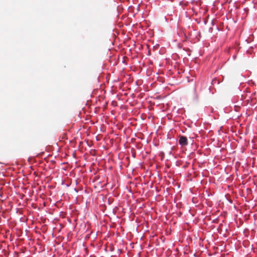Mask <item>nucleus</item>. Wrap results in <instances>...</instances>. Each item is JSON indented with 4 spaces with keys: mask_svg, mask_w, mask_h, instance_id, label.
Returning <instances> with one entry per match:
<instances>
[{
    "mask_svg": "<svg viewBox=\"0 0 257 257\" xmlns=\"http://www.w3.org/2000/svg\"><path fill=\"white\" fill-rule=\"evenodd\" d=\"M179 143L182 146H185L188 145V141L186 137L183 136H179Z\"/></svg>",
    "mask_w": 257,
    "mask_h": 257,
    "instance_id": "nucleus-1",
    "label": "nucleus"
}]
</instances>
